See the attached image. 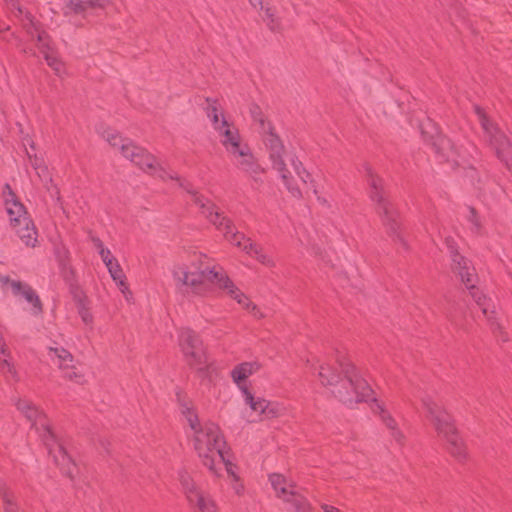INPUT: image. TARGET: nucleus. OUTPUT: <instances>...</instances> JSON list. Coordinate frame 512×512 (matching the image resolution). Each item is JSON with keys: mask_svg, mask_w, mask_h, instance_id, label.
<instances>
[{"mask_svg": "<svg viewBox=\"0 0 512 512\" xmlns=\"http://www.w3.org/2000/svg\"><path fill=\"white\" fill-rule=\"evenodd\" d=\"M104 139L112 146L120 150L121 154L138 166L146 173L158 177L162 180H175L178 185L193 196L195 204L201 209L205 217L221 231L227 241L232 245L242 249L246 254L256 257V259L267 267H273L275 262L273 258L266 254L262 247L246 238L244 234L234 231V224L231 219L224 216L215 209V205L208 199L199 195L189 182L181 179L175 172L168 171L157 163L156 158L145 149L136 146L133 141L123 138L117 131L107 129L103 132Z\"/></svg>", "mask_w": 512, "mask_h": 512, "instance_id": "nucleus-1", "label": "nucleus"}, {"mask_svg": "<svg viewBox=\"0 0 512 512\" xmlns=\"http://www.w3.org/2000/svg\"><path fill=\"white\" fill-rule=\"evenodd\" d=\"M336 363L344 376L343 378L336 373L335 368L326 363H322L318 367L311 364L310 368L318 372L321 384L328 387L330 392L343 404L352 406L355 403L368 401L372 396V389L351 360L346 355L339 353Z\"/></svg>", "mask_w": 512, "mask_h": 512, "instance_id": "nucleus-2", "label": "nucleus"}, {"mask_svg": "<svg viewBox=\"0 0 512 512\" xmlns=\"http://www.w3.org/2000/svg\"><path fill=\"white\" fill-rule=\"evenodd\" d=\"M173 278L176 287L181 293H188L204 296L207 293V284L204 279L215 283L229 297L237 301L247 310H250L255 317L261 318L263 315L259 313L256 305L234 284L226 273L215 271V269H207L201 272H190L185 266H178L173 270Z\"/></svg>", "mask_w": 512, "mask_h": 512, "instance_id": "nucleus-3", "label": "nucleus"}, {"mask_svg": "<svg viewBox=\"0 0 512 512\" xmlns=\"http://www.w3.org/2000/svg\"><path fill=\"white\" fill-rule=\"evenodd\" d=\"M182 414L194 432V448L202 464L213 474H218L217 461L224 459L226 442L217 424H200L192 408L183 405Z\"/></svg>", "mask_w": 512, "mask_h": 512, "instance_id": "nucleus-4", "label": "nucleus"}, {"mask_svg": "<svg viewBox=\"0 0 512 512\" xmlns=\"http://www.w3.org/2000/svg\"><path fill=\"white\" fill-rule=\"evenodd\" d=\"M446 245L451 257L453 271L460 277L462 283L469 290L471 298L481 309L493 334L498 338V340L507 342L508 337L496 317L495 304L493 300L483 294L480 289L475 286L477 274L475 272V268L471 265L470 260L458 252L452 239H446Z\"/></svg>", "mask_w": 512, "mask_h": 512, "instance_id": "nucleus-5", "label": "nucleus"}, {"mask_svg": "<svg viewBox=\"0 0 512 512\" xmlns=\"http://www.w3.org/2000/svg\"><path fill=\"white\" fill-rule=\"evenodd\" d=\"M15 404L17 409L31 423V427L39 434L47 447L49 455L53 457L55 464L60 467L65 475L72 479L76 468L75 464L62 443L57 440L55 434L52 432L43 412L26 399H18Z\"/></svg>", "mask_w": 512, "mask_h": 512, "instance_id": "nucleus-6", "label": "nucleus"}, {"mask_svg": "<svg viewBox=\"0 0 512 512\" xmlns=\"http://www.w3.org/2000/svg\"><path fill=\"white\" fill-rule=\"evenodd\" d=\"M421 401L436 432L446 440L449 453L458 461L465 460L467 457L466 447L458 434L452 416L430 395H425Z\"/></svg>", "mask_w": 512, "mask_h": 512, "instance_id": "nucleus-7", "label": "nucleus"}, {"mask_svg": "<svg viewBox=\"0 0 512 512\" xmlns=\"http://www.w3.org/2000/svg\"><path fill=\"white\" fill-rule=\"evenodd\" d=\"M365 172L369 185L370 199L377 204L378 213L381 215L383 224L387 228V233L395 243H399L404 249H408L407 242L400 232L397 214L393 206L385 198L383 180L374 174L368 165L365 166Z\"/></svg>", "mask_w": 512, "mask_h": 512, "instance_id": "nucleus-8", "label": "nucleus"}, {"mask_svg": "<svg viewBox=\"0 0 512 512\" xmlns=\"http://www.w3.org/2000/svg\"><path fill=\"white\" fill-rule=\"evenodd\" d=\"M259 369L260 364L258 362H243L233 368L231 377L241 389L245 403L249 405L253 411L258 412V414L265 419L278 417L281 411L278 404L271 403L264 398H255L246 386L240 385L242 381Z\"/></svg>", "mask_w": 512, "mask_h": 512, "instance_id": "nucleus-9", "label": "nucleus"}, {"mask_svg": "<svg viewBox=\"0 0 512 512\" xmlns=\"http://www.w3.org/2000/svg\"><path fill=\"white\" fill-rule=\"evenodd\" d=\"M478 121L483 129L485 141L494 149L497 158L512 171V144L504 132L490 120L484 110L475 106Z\"/></svg>", "mask_w": 512, "mask_h": 512, "instance_id": "nucleus-10", "label": "nucleus"}, {"mask_svg": "<svg viewBox=\"0 0 512 512\" xmlns=\"http://www.w3.org/2000/svg\"><path fill=\"white\" fill-rule=\"evenodd\" d=\"M178 344L188 365L202 374L206 373L207 358L200 336L190 328H181Z\"/></svg>", "mask_w": 512, "mask_h": 512, "instance_id": "nucleus-11", "label": "nucleus"}, {"mask_svg": "<svg viewBox=\"0 0 512 512\" xmlns=\"http://www.w3.org/2000/svg\"><path fill=\"white\" fill-rule=\"evenodd\" d=\"M179 481L191 506L199 512H217V506L210 495L202 492L187 471L179 472Z\"/></svg>", "mask_w": 512, "mask_h": 512, "instance_id": "nucleus-12", "label": "nucleus"}, {"mask_svg": "<svg viewBox=\"0 0 512 512\" xmlns=\"http://www.w3.org/2000/svg\"><path fill=\"white\" fill-rule=\"evenodd\" d=\"M431 145L438 160L451 163L452 168L462 166L467 162L466 153L441 133L431 136Z\"/></svg>", "mask_w": 512, "mask_h": 512, "instance_id": "nucleus-13", "label": "nucleus"}, {"mask_svg": "<svg viewBox=\"0 0 512 512\" xmlns=\"http://www.w3.org/2000/svg\"><path fill=\"white\" fill-rule=\"evenodd\" d=\"M0 287L2 290H11L14 296L23 297L32 306V313L38 315L42 313V303L39 296L33 290V288L24 282L19 280H12L9 276L0 274Z\"/></svg>", "mask_w": 512, "mask_h": 512, "instance_id": "nucleus-14", "label": "nucleus"}, {"mask_svg": "<svg viewBox=\"0 0 512 512\" xmlns=\"http://www.w3.org/2000/svg\"><path fill=\"white\" fill-rule=\"evenodd\" d=\"M263 138V143L269 152V159L275 170H284V159L283 154L285 147L280 137L275 133L274 127L271 125L270 129H264L260 131Z\"/></svg>", "mask_w": 512, "mask_h": 512, "instance_id": "nucleus-15", "label": "nucleus"}, {"mask_svg": "<svg viewBox=\"0 0 512 512\" xmlns=\"http://www.w3.org/2000/svg\"><path fill=\"white\" fill-rule=\"evenodd\" d=\"M3 196L5 200L6 212L9 216L11 227L20 225L21 222L27 223V218H30L24 205L18 201L15 193L9 184H5L3 189Z\"/></svg>", "mask_w": 512, "mask_h": 512, "instance_id": "nucleus-16", "label": "nucleus"}, {"mask_svg": "<svg viewBox=\"0 0 512 512\" xmlns=\"http://www.w3.org/2000/svg\"><path fill=\"white\" fill-rule=\"evenodd\" d=\"M109 4L110 0H69L64 8V14L87 17L96 10L105 9Z\"/></svg>", "mask_w": 512, "mask_h": 512, "instance_id": "nucleus-17", "label": "nucleus"}, {"mask_svg": "<svg viewBox=\"0 0 512 512\" xmlns=\"http://www.w3.org/2000/svg\"><path fill=\"white\" fill-rule=\"evenodd\" d=\"M231 156L235 159L236 166L251 176H257L263 172L261 166L257 163L248 144L241 146Z\"/></svg>", "mask_w": 512, "mask_h": 512, "instance_id": "nucleus-18", "label": "nucleus"}, {"mask_svg": "<svg viewBox=\"0 0 512 512\" xmlns=\"http://www.w3.org/2000/svg\"><path fill=\"white\" fill-rule=\"evenodd\" d=\"M26 22H23V28L26 32L37 40V47L40 52L45 55V52H51L49 36L45 31H40L38 24L34 22L31 13L25 14Z\"/></svg>", "mask_w": 512, "mask_h": 512, "instance_id": "nucleus-19", "label": "nucleus"}, {"mask_svg": "<svg viewBox=\"0 0 512 512\" xmlns=\"http://www.w3.org/2000/svg\"><path fill=\"white\" fill-rule=\"evenodd\" d=\"M73 300L82 322L92 329L94 317L90 311V302L84 292L76 288L73 292Z\"/></svg>", "mask_w": 512, "mask_h": 512, "instance_id": "nucleus-20", "label": "nucleus"}, {"mask_svg": "<svg viewBox=\"0 0 512 512\" xmlns=\"http://www.w3.org/2000/svg\"><path fill=\"white\" fill-rule=\"evenodd\" d=\"M21 241L29 247H34L37 242V230L30 218H27V223L21 222L20 225H16L12 228Z\"/></svg>", "mask_w": 512, "mask_h": 512, "instance_id": "nucleus-21", "label": "nucleus"}, {"mask_svg": "<svg viewBox=\"0 0 512 512\" xmlns=\"http://www.w3.org/2000/svg\"><path fill=\"white\" fill-rule=\"evenodd\" d=\"M283 500L290 505V512H311V505L306 497L298 493L295 489H291Z\"/></svg>", "mask_w": 512, "mask_h": 512, "instance_id": "nucleus-22", "label": "nucleus"}, {"mask_svg": "<svg viewBox=\"0 0 512 512\" xmlns=\"http://www.w3.org/2000/svg\"><path fill=\"white\" fill-rule=\"evenodd\" d=\"M375 413L379 414L382 422L386 425V427L391 431V436L393 439L401 444L403 440V434L397 428L396 421L392 418L388 411L384 409L380 404H376V408L374 409Z\"/></svg>", "mask_w": 512, "mask_h": 512, "instance_id": "nucleus-23", "label": "nucleus"}, {"mask_svg": "<svg viewBox=\"0 0 512 512\" xmlns=\"http://www.w3.org/2000/svg\"><path fill=\"white\" fill-rule=\"evenodd\" d=\"M0 498L4 512H20L14 492L3 479H0Z\"/></svg>", "mask_w": 512, "mask_h": 512, "instance_id": "nucleus-24", "label": "nucleus"}, {"mask_svg": "<svg viewBox=\"0 0 512 512\" xmlns=\"http://www.w3.org/2000/svg\"><path fill=\"white\" fill-rule=\"evenodd\" d=\"M48 355L60 369L69 366L74 361L72 354L63 347H50Z\"/></svg>", "mask_w": 512, "mask_h": 512, "instance_id": "nucleus-25", "label": "nucleus"}, {"mask_svg": "<svg viewBox=\"0 0 512 512\" xmlns=\"http://www.w3.org/2000/svg\"><path fill=\"white\" fill-rule=\"evenodd\" d=\"M269 481L271 483V486L275 490L277 497L284 498L287 494H289V491L291 489H294V485L291 483H288L286 478L278 473H273L269 475Z\"/></svg>", "mask_w": 512, "mask_h": 512, "instance_id": "nucleus-26", "label": "nucleus"}, {"mask_svg": "<svg viewBox=\"0 0 512 512\" xmlns=\"http://www.w3.org/2000/svg\"><path fill=\"white\" fill-rule=\"evenodd\" d=\"M466 221L469 224V230L473 235L481 236L484 234V225L482 217L474 207H467Z\"/></svg>", "mask_w": 512, "mask_h": 512, "instance_id": "nucleus-27", "label": "nucleus"}, {"mask_svg": "<svg viewBox=\"0 0 512 512\" xmlns=\"http://www.w3.org/2000/svg\"><path fill=\"white\" fill-rule=\"evenodd\" d=\"M262 12V20L271 32H279L282 29L281 19L276 14V9L266 5Z\"/></svg>", "mask_w": 512, "mask_h": 512, "instance_id": "nucleus-28", "label": "nucleus"}, {"mask_svg": "<svg viewBox=\"0 0 512 512\" xmlns=\"http://www.w3.org/2000/svg\"><path fill=\"white\" fill-rule=\"evenodd\" d=\"M36 174L40 178L41 182L46 186L47 191L52 197H56L60 200L59 190L53 184L52 177L49 173L48 167L44 163H40L39 167H36Z\"/></svg>", "mask_w": 512, "mask_h": 512, "instance_id": "nucleus-29", "label": "nucleus"}, {"mask_svg": "<svg viewBox=\"0 0 512 512\" xmlns=\"http://www.w3.org/2000/svg\"><path fill=\"white\" fill-rule=\"evenodd\" d=\"M221 144L225 148L226 152L231 155L246 143L242 140L238 128L235 127L232 133L228 134L226 139L221 140Z\"/></svg>", "mask_w": 512, "mask_h": 512, "instance_id": "nucleus-30", "label": "nucleus"}, {"mask_svg": "<svg viewBox=\"0 0 512 512\" xmlns=\"http://www.w3.org/2000/svg\"><path fill=\"white\" fill-rule=\"evenodd\" d=\"M206 103L205 112L214 127L221 123V119L224 114L216 99L206 98Z\"/></svg>", "mask_w": 512, "mask_h": 512, "instance_id": "nucleus-31", "label": "nucleus"}, {"mask_svg": "<svg viewBox=\"0 0 512 512\" xmlns=\"http://www.w3.org/2000/svg\"><path fill=\"white\" fill-rule=\"evenodd\" d=\"M278 173L280 174V177H281L285 187L289 191V193L294 198H297V199L302 198V192H301L300 188L297 185L293 184L292 178L288 175V170L286 168V164L284 165V170L278 171Z\"/></svg>", "mask_w": 512, "mask_h": 512, "instance_id": "nucleus-32", "label": "nucleus"}, {"mask_svg": "<svg viewBox=\"0 0 512 512\" xmlns=\"http://www.w3.org/2000/svg\"><path fill=\"white\" fill-rule=\"evenodd\" d=\"M110 276L112 279L116 282V284L119 286L122 293H125L128 291V286L125 282V275L123 273V270L120 266V264H114V267L110 268L108 270Z\"/></svg>", "mask_w": 512, "mask_h": 512, "instance_id": "nucleus-33", "label": "nucleus"}, {"mask_svg": "<svg viewBox=\"0 0 512 512\" xmlns=\"http://www.w3.org/2000/svg\"><path fill=\"white\" fill-rule=\"evenodd\" d=\"M250 114L253 121L258 123L260 131L270 129L272 124L265 119L264 114L258 105H252L250 107Z\"/></svg>", "mask_w": 512, "mask_h": 512, "instance_id": "nucleus-34", "label": "nucleus"}, {"mask_svg": "<svg viewBox=\"0 0 512 512\" xmlns=\"http://www.w3.org/2000/svg\"><path fill=\"white\" fill-rule=\"evenodd\" d=\"M236 126L232 123L227 121L225 116H222L221 123L214 126L213 129L217 132L220 141L223 139H226L228 137L229 133H232Z\"/></svg>", "mask_w": 512, "mask_h": 512, "instance_id": "nucleus-35", "label": "nucleus"}, {"mask_svg": "<svg viewBox=\"0 0 512 512\" xmlns=\"http://www.w3.org/2000/svg\"><path fill=\"white\" fill-rule=\"evenodd\" d=\"M291 164L293 166L295 173L304 184H307L308 182L313 183L311 179V174L305 169L301 161L295 158L291 160Z\"/></svg>", "mask_w": 512, "mask_h": 512, "instance_id": "nucleus-36", "label": "nucleus"}, {"mask_svg": "<svg viewBox=\"0 0 512 512\" xmlns=\"http://www.w3.org/2000/svg\"><path fill=\"white\" fill-rule=\"evenodd\" d=\"M63 371V377L73 381L77 384H83L84 383V376L81 374L77 369L74 367L73 363L69 366L62 368Z\"/></svg>", "mask_w": 512, "mask_h": 512, "instance_id": "nucleus-37", "label": "nucleus"}, {"mask_svg": "<svg viewBox=\"0 0 512 512\" xmlns=\"http://www.w3.org/2000/svg\"><path fill=\"white\" fill-rule=\"evenodd\" d=\"M44 58L47 64L56 72V74L60 75L63 69L62 62L56 57V55L51 52H45Z\"/></svg>", "mask_w": 512, "mask_h": 512, "instance_id": "nucleus-38", "label": "nucleus"}, {"mask_svg": "<svg viewBox=\"0 0 512 512\" xmlns=\"http://www.w3.org/2000/svg\"><path fill=\"white\" fill-rule=\"evenodd\" d=\"M8 8L11 10L12 13H14L15 17H17L21 23L26 22L25 12L22 7L20 6L18 0H6Z\"/></svg>", "mask_w": 512, "mask_h": 512, "instance_id": "nucleus-39", "label": "nucleus"}, {"mask_svg": "<svg viewBox=\"0 0 512 512\" xmlns=\"http://www.w3.org/2000/svg\"><path fill=\"white\" fill-rule=\"evenodd\" d=\"M225 466V469L227 471V473L232 476L233 478H237L236 477V474H235V471H234V464L226 457V451H224V459L221 460V461H217L216 463V467L218 468V474L216 476H219L220 475V471L222 469V466Z\"/></svg>", "mask_w": 512, "mask_h": 512, "instance_id": "nucleus-40", "label": "nucleus"}, {"mask_svg": "<svg viewBox=\"0 0 512 512\" xmlns=\"http://www.w3.org/2000/svg\"><path fill=\"white\" fill-rule=\"evenodd\" d=\"M249 4L257 11L263 10L266 6L264 0H247Z\"/></svg>", "mask_w": 512, "mask_h": 512, "instance_id": "nucleus-41", "label": "nucleus"}, {"mask_svg": "<svg viewBox=\"0 0 512 512\" xmlns=\"http://www.w3.org/2000/svg\"><path fill=\"white\" fill-rule=\"evenodd\" d=\"M99 255L102 259L103 262L107 261V260H111L113 259L114 257L112 256L111 254V251L106 248V249H101V251H99Z\"/></svg>", "mask_w": 512, "mask_h": 512, "instance_id": "nucleus-42", "label": "nucleus"}, {"mask_svg": "<svg viewBox=\"0 0 512 512\" xmlns=\"http://www.w3.org/2000/svg\"><path fill=\"white\" fill-rule=\"evenodd\" d=\"M92 242L94 246L98 249V251H101V249H106L103 245V242L99 238L93 237Z\"/></svg>", "mask_w": 512, "mask_h": 512, "instance_id": "nucleus-43", "label": "nucleus"}, {"mask_svg": "<svg viewBox=\"0 0 512 512\" xmlns=\"http://www.w3.org/2000/svg\"><path fill=\"white\" fill-rule=\"evenodd\" d=\"M321 507L325 512H340V510L337 507H334L332 505L323 504Z\"/></svg>", "mask_w": 512, "mask_h": 512, "instance_id": "nucleus-44", "label": "nucleus"}, {"mask_svg": "<svg viewBox=\"0 0 512 512\" xmlns=\"http://www.w3.org/2000/svg\"><path fill=\"white\" fill-rule=\"evenodd\" d=\"M104 264L107 267V269L109 270L110 268L114 267V264H118V261H117V259L113 258L111 260L105 261Z\"/></svg>", "mask_w": 512, "mask_h": 512, "instance_id": "nucleus-45", "label": "nucleus"}, {"mask_svg": "<svg viewBox=\"0 0 512 512\" xmlns=\"http://www.w3.org/2000/svg\"><path fill=\"white\" fill-rule=\"evenodd\" d=\"M40 163H43V161L41 159H38L37 157H35L34 160H31V165L35 171H36V167H39Z\"/></svg>", "mask_w": 512, "mask_h": 512, "instance_id": "nucleus-46", "label": "nucleus"}, {"mask_svg": "<svg viewBox=\"0 0 512 512\" xmlns=\"http://www.w3.org/2000/svg\"><path fill=\"white\" fill-rule=\"evenodd\" d=\"M317 200L322 205H328V201L325 198L321 197V196H317Z\"/></svg>", "mask_w": 512, "mask_h": 512, "instance_id": "nucleus-47", "label": "nucleus"}, {"mask_svg": "<svg viewBox=\"0 0 512 512\" xmlns=\"http://www.w3.org/2000/svg\"><path fill=\"white\" fill-rule=\"evenodd\" d=\"M126 293H128L129 295H131V292L128 290L126 291L125 293H123L125 295V298H128V295H126Z\"/></svg>", "mask_w": 512, "mask_h": 512, "instance_id": "nucleus-48", "label": "nucleus"}, {"mask_svg": "<svg viewBox=\"0 0 512 512\" xmlns=\"http://www.w3.org/2000/svg\"><path fill=\"white\" fill-rule=\"evenodd\" d=\"M9 27H6V28H0V32L4 31V30H8Z\"/></svg>", "mask_w": 512, "mask_h": 512, "instance_id": "nucleus-49", "label": "nucleus"}]
</instances>
